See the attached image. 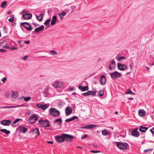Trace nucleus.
I'll use <instances>...</instances> for the list:
<instances>
[{"mask_svg": "<svg viewBox=\"0 0 154 154\" xmlns=\"http://www.w3.org/2000/svg\"><path fill=\"white\" fill-rule=\"evenodd\" d=\"M104 92V90L103 89H102L99 91L98 92V96L99 97H102L103 95Z\"/></svg>", "mask_w": 154, "mask_h": 154, "instance_id": "32", "label": "nucleus"}, {"mask_svg": "<svg viewBox=\"0 0 154 154\" xmlns=\"http://www.w3.org/2000/svg\"><path fill=\"white\" fill-rule=\"evenodd\" d=\"M11 123V120H4L1 122V124L5 126H8L10 125Z\"/></svg>", "mask_w": 154, "mask_h": 154, "instance_id": "11", "label": "nucleus"}, {"mask_svg": "<svg viewBox=\"0 0 154 154\" xmlns=\"http://www.w3.org/2000/svg\"><path fill=\"white\" fill-rule=\"evenodd\" d=\"M63 135L64 140H65L67 142L72 140L74 137V136L72 135L65 134H63Z\"/></svg>", "mask_w": 154, "mask_h": 154, "instance_id": "7", "label": "nucleus"}, {"mask_svg": "<svg viewBox=\"0 0 154 154\" xmlns=\"http://www.w3.org/2000/svg\"><path fill=\"white\" fill-rule=\"evenodd\" d=\"M44 28V26L43 25H42L41 26L35 29V32H39L43 30Z\"/></svg>", "mask_w": 154, "mask_h": 154, "instance_id": "29", "label": "nucleus"}, {"mask_svg": "<svg viewBox=\"0 0 154 154\" xmlns=\"http://www.w3.org/2000/svg\"><path fill=\"white\" fill-rule=\"evenodd\" d=\"M38 119L37 116L35 114H32L29 117L28 119V121H29L31 124H33L35 122L38 120Z\"/></svg>", "mask_w": 154, "mask_h": 154, "instance_id": "4", "label": "nucleus"}, {"mask_svg": "<svg viewBox=\"0 0 154 154\" xmlns=\"http://www.w3.org/2000/svg\"><path fill=\"white\" fill-rule=\"evenodd\" d=\"M49 53L50 54L53 55H56L57 54V52L54 51H50Z\"/></svg>", "mask_w": 154, "mask_h": 154, "instance_id": "40", "label": "nucleus"}, {"mask_svg": "<svg viewBox=\"0 0 154 154\" xmlns=\"http://www.w3.org/2000/svg\"><path fill=\"white\" fill-rule=\"evenodd\" d=\"M139 115L140 116H143L146 115V112L143 109H140L138 112Z\"/></svg>", "mask_w": 154, "mask_h": 154, "instance_id": "24", "label": "nucleus"}, {"mask_svg": "<svg viewBox=\"0 0 154 154\" xmlns=\"http://www.w3.org/2000/svg\"><path fill=\"white\" fill-rule=\"evenodd\" d=\"M126 58L123 56L122 57H118L117 58V60L118 61H119L121 60L122 59H125Z\"/></svg>", "mask_w": 154, "mask_h": 154, "instance_id": "41", "label": "nucleus"}, {"mask_svg": "<svg viewBox=\"0 0 154 154\" xmlns=\"http://www.w3.org/2000/svg\"><path fill=\"white\" fill-rule=\"evenodd\" d=\"M117 66L119 69L121 70H124L127 68V66L126 65L119 63H117Z\"/></svg>", "mask_w": 154, "mask_h": 154, "instance_id": "16", "label": "nucleus"}, {"mask_svg": "<svg viewBox=\"0 0 154 154\" xmlns=\"http://www.w3.org/2000/svg\"><path fill=\"white\" fill-rule=\"evenodd\" d=\"M146 69L148 70V71H149V68L148 67H146Z\"/></svg>", "mask_w": 154, "mask_h": 154, "instance_id": "61", "label": "nucleus"}, {"mask_svg": "<svg viewBox=\"0 0 154 154\" xmlns=\"http://www.w3.org/2000/svg\"><path fill=\"white\" fill-rule=\"evenodd\" d=\"M100 82L101 85H104L106 82V78L105 76L101 75L100 79Z\"/></svg>", "mask_w": 154, "mask_h": 154, "instance_id": "15", "label": "nucleus"}, {"mask_svg": "<svg viewBox=\"0 0 154 154\" xmlns=\"http://www.w3.org/2000/svg\"><path fill=\"white\" fill-rule=\"evenodd\" d=\"M53 142V141H47V143H50V144H52Z\"/></svg>", "mask_w": 154, "mask_h": 154, "instance_id": "55", "label": "nucleus"}, {"mask_svg": "<svg viewBox=\"0 0 154 154\" xmlns=\"http://www.w3.org/2000/svg\"><path fill=\"white\" fill-rule=\"evenodd\" d=\"M79 88L82 91H87L89 89L88 87L87 86H79Z\"/></svg>", "mask_w": 154, "mask_h": 154, "instance_id": "23", "label": "nucleus"}, {"mask_svg": "<svg viewBox=\"0 0 154 154\" xmlns=\"http://www.w3.org/2000/svg\"><path fill=\"white\" fill-rule=\"evenodd\" d=\"M39 122L42 126L44 127H48L50 126L48 121L46 120L40 119L39 120Z\"/></svg>", "mask_w": 154, "mask_h": 154, "instance_id": "8", "label": "nucleus"}, {"mask_svg": "<svg viewBox=\"0 0 154 154\" xmlns=\"http://www.w3.org/2000/svg\"><path fill=\"white\" fill-rule=\"evenodd\" d=\"M7 2L6 1H3L1 5V7L2 8H4L7 5Z\"/></svg>", "mask_w": 154, "mask_h": 154, "instance_id": "39", "label": "nucleus"}, {"mask_svg": "<svg viewBox=\"0 0 154 154\" xmlns=\"http://www.w3.org/2000/svg\"><path fill=\"white\" fill-rule=\"evenodd\" d=\"M129 67H130V68L131 69H132V68H133V66H132V65L131 64H130V65H129Z\"/></svg>", "mask_w": 154, "mask_h": 154, "instance_id": "58", "label": "nucleus"}, {"mask_svg": "<svg viewBox=\"0 0 154 154\" xmlns=\"http://www.w3.org/2000/svg\"><path fill=\"white\" fill-rule=\"evenodd\" d=\"M56 140L59 143H61L63 142L64 141L63 134L61 135L55 137Z\"/></svg>", "mask_w": 154, "mask_h": 154, "instance_id": "13", "label": "nucleus"}, {"mask_svg": "<svg viewBox=\"0 0 154 154\" xmlns=\"http://www.w3.org/2000/svg\"><path fill=\"white\" fill-rule=\"evenodd\" d=\"M95 94L96 92L95 91H89L86 92L83 94V95L85 96H87L90 95L94 96L95 95Z\"/></svg>", "mask_w": 154, "mask_h": 154, "instance_id": "17", "label": "nucleus"}, {"mask_svg": "<svg viewBox=\"0 0 154 154\" xmlns=\"http://www.w3.org/2000/svg\"><path fill=\"white\" fill-rule=\"evenodd\" d=\"M32 24L35 26H37L38 25L35 23H32Z\"/></svg>", "mask_w": 154, "mask_h": 154, "instance_id": "53", "label": "nucleus"}, {"mask_svg": "<svg viewBox=\"0 0 154 154\" xmlns=\"http://www.w3.org/2000/svg\"><path fill=\"white\" fill-rule=\"evenodd\" d=\"M115 62L114 60H112L111 63V64L109 66V69L110 70H112L114 69L115 67Z\"/></svg>", "mask_w": 154, "mask_h": 154, "instance_id": "21", "label": "nucleus"}, {"mask_svg": "<svg viewBox=\"0 0 154 154\" xmlns=\"http://www.w3.org/2000/svg\"><path fill=\"white\" fill-rule=\"evenodd\" d=\"M0 130L1 132L7 134H9L10 132L9 131L7 130L6 129H1Z\"/></svg>", "mask_w": 154, "mask_h": 154, "instance_id": "34", "label": "nucleus"}, {"mask_svg": "<svg viewBox=\"0 0 154 154\" xmlns=\"http://www.w3.org/2000/svg\"><path fill=\"white\" fill-rule=\"evenodd\" d=\"M32 132L33 134H35L37 136L40 135V133L38 128L34 129L32 130Z\"/></svg>", "mask_w": 154, "mask_h": 154, "instance_id": "22", "label": "nucleus"}, {"mask_svg": "<svg viewBox=\"0 0 154 154\" xmlns=\"http://www.w3.org/2000/svg\"><path fill=\"white\" fill-rule=\"evenodd\" d=\"M23 104L17 105L16 106H3L0 107V109H5L6 108H17V107H23Z\"/></svg>", "mask_w": 154, "mask_h": 154, "instance_id": "18", "label": "nucleus"}, {"mask_svg": "<svg viewBox=\"0 0 154 154\" xmlns=\"http://www.w3.org/2000/svg\"><path fill=\"white\" fill-rule=\"evenodd\" d=\"M150 131L152 133V134H154V127L152 129H150Z\"/></svg>", "mask_w": 154, "mask_h": 154, "instance_id": "47", "label": "nucleus"}, {"mask_svg": "<svg viewBox=\"0 0 154 154\" xmlns=\"http://www.w3.org/2000/svg\"><path fill=\"white\" fill-rule=\"evenodd\" d=\"M20 120H21V119H19V118L15 120H14V121L13 123L14 124H16L19 121H20Z\"/></svg>", "mask_w": 154, "mask_h": 154, "instance_id": "42", "label": "nucleus"}, {"mask_svg": "<svg viewBox=\"0 0 154 154\" xmlns=\"http://www.w3.org/2000/svg\"><path fill=\"white\" fill-rule=\"evenodd\" d=\"M118 112L117 111H116L115 112V114H118Z\"/></svg>", "mask_w": 154, "mask_h": 154, "instance_id": "64", "label": "nucleus"}, {"mask_svg": "<svg viewBox=\"0 0 154 154\" xmlns=\"http://www.w3.org/2000/svg\"><path fill=\"white\" fill-rule=\"evenodd\" d=\"M20 25L21 26L24 27L25 29L29 31H31L32 30L31 26L27 22L21 23Z\"/></svg>", "mask_w": 154, "mask_h": 154, "instance_id": "9", "label": "nucleus"}, {"mask_svg": "<svg viewBox=\"0 0 154 154\" xmlns=\"http://www.w3.org/2000/svg\"><path fill=\"white\" fill-rule=\"evenodd\" d=\"M62 122V121L61 118L57 119L55 120V123H57L59 125H61Z\"/></svg>", "mask_w": 154, "mask_h": 154, "instance_id": "33", "label": "nucleus"}, {"mask_svg": "<svg viewBox=\"0 0 154 154\" xmlns=\"http://www.w3.org/2000/svg\"><path fill=\"white\" fill-rule=\"evenodd\" d=\"M127 94H130L131 95H135V93L133 92L130 88L128 89V91L126 93Z\"/></svg>", "mask_w": 154, "mask_h": 154, "instance_id": "35", "label": "nucleus"}, {"mask_svg": "<svg viewBox=\"0 0 154 154\" xmlns=\"http://www.w3.org/2000/svg\"><path fill=\"white\" fill-rule=\"evenodd\" d=\"M76 147L77 148H81V149L82 148V147L80 146H77Z\"/></svg>", "mask_w": 154, "mask_h": 154, "instance_id": "62", "label": "nucleus"}, {"mask_svg": "<svg viewBox=\"0 0 154 154\" xmlns=\"http://www.w3.org/2000/svg\"><path fill=\"white\" fill-rule=\"evenodd\" d=\"M7 80V78L6 77L3 78L2 80L1 81H2L3 82H5Z\"/></svg>", "mask_w": 154, "mask_h": 154, "instance_id": "48", "label": "nucleus"}, {"mask_svg": "<svg viewBox=\"0 0 154 154\" xmlns=\"http://www.w3.org/2000/svg\"><path fill=\"white\" fill-rule=\"evenodd\" d=\"M18 129L20 131L23 133H25L27 131V129L26 128L22 126H19Z\"/></svg>", "mask_w": 154, "mask_h": 154, "instance_id": "20", "label": "nucleus"}, {"mask_svg": "<svg viewBox=\"0 0 154 154\" xmlns=\"http://www.w3.org/2000/svg\"><path fill=\"white\" fill-rule=\"evenodd\" d=\"M64 82L63 81L57 80L53 83H52V86L56 88H61L64 86Z\"/></svg>", "mask_w": 154, "mask_h": 154, "instance_id": "1", "label": "nucleus"}, {"mask_svg": "<svg viewBox=\"0 0 154 154\" xmlns=\"http://www.w3.org/2000/svg\"><path fill=\"white\" fill-rule=\"evenodd\" d=\"M90 152L93 153H96V151L95 150H91L90 151Z\"/></svg>", "mask_w": 154, "mask_h": 154, "instance_id": "56", "label": "nucleus"}, {"mask_svg": "<svg viewBox=\"0 0 154 154\" xmlns=\"http://www.w3.org/2000/svg\"><path fill=\"white\" fill-rule=\"evenodd\" d=\"M49 111L50 115L52 117H56L60 114V111L54 108H51Z\"/></svg>", "mask_w": 154, "mask_h": 154, "instance_id": "2", "label": "nucleus"}, {"mask_svg": "<svg viewBox=\"0 0 154 154\" xmlns=\"http://www.w3.org/2000/svg\"><path fill=\"white\" fill-rule=\"evenodd\" d=\"M18 93L17 92L12 91L11 96L14 99H16L18 97Z\"/></svg>", "mask_w": 154, "mask_h": 154, "instance_id": "25", "label": "nucleus"}, {"mask_svg": "<svg viewBox=\"0 0 154 154\" xmlns=\"http://www.w3.org/2000/svg\"><path fill=\"white\" fill-rule=\"evenodd\" d=\"M72 112V108L69 106L66 108L65 109V112L66 115L67 116L69 115Z\"/></svg>", "mask_w": 154, "mask_h": 154, "instance_id": "19", "label": "nucleus"}, {"mask_svg": "<svg viewBox=\"0 0 154 154\" xmlns=\"http://www.w3.org/2000/svg\"><path fill=\"white\" fill-rule=\"evenodd\" d=\"M7 51V50L4 49H0V51L2 52H6Z\"/></svg>", "mask_w": 154, "mask_h": 154, "instance_id": "49", "label": "nucleus"}, {"mask_svg": "<svg viewBox=\"0 0 154 154\" xmlns=\"http://www.w3.org/2000/svg\"><path fill=\"white\" fill-rule=\"evenodd\" d=\"M29 42H30L29 41H25L24 42V43L28 44L29 43Z\"/></svg>", "mask_w": 154, "mask_h": 154, "instance_id": "54", "label": "nucleus"}, {"mask_svg": "<svg viewBox=\"0 0 154 154\" xmlns=\"http://www.w3.org/2000/svg\"><path fill=\"white\" fill-rule=\"evenodd\" d=\"M5 40L6 37H4L0 40V45L6 49H8L9 48V47L7 43L6 42Z\"/></svg>", "mask_w": 154, "mask_h": 154, "instance_id": "6", "label": "nucleus"}, {"mask_svg": "<svg viewBox=\"0 0 154 154\" xmlns=\"http://www.w3.org/2000/svg\"><path fill=\"white\" fill-rule=\"evenodd\" d=\"M110 75L113 79L120 78L122 76L121 74L116 71L110 73Z\"/></svg>", "mask_w": 154, "mask_h": 154, "instance_id": "5", "label": "nucleus"}, {"mask_svg": "<svg viewBox=\"0 0 154 154\" xmlns=\"http://www.w3.org/2000/svg\"><path fill=\"white\" fill-rule=\"evenodd\" d=\"M57 20V17L56 15H54L52 17V19L51 21V24L53 25L56 23Z\"/></svg>", "mask_w": 154, "mask_h": 154, "instance_id": "26", "label": "nucleus"}, {"mask_svg": "<svg viewBox=\"0 0 154 154\" xmlns=\"http://www.w3.org/2000/svg\"><path fill=\"white\" fill-rule=\"evenodd\" d=\"M43 16L44 14L42 13L40 15L37 16L36 18L39 21H41L42 20Z\"/></svg>", "mask_w": 154, "mask_h": 154, "instance_id": "31", "label": "nucleus"}, {"mask_svg": "<svg viewBox=\"0 0 154 154\" xmlns=\"http://www.w3.org/2000/svg\"><path fill=\"white\" fill-rule=\"evenodd\" d=\"M152 150H153V149H148L145 150H144V152H146L147 151H152Z\"/></svg>", "mask_w": 154, "mask_h": 154, "instance_id": "52", "label": "nucleus"}, {"mask_svg": "<svg viewBox=\"0 0 154 154\" xmlns=\"http://www.w3.org/2000/svg\"><path fill=\"white\" fill-rule=\"evenodd\" d=\"M76 94V93L75 92H73V93H72V95H75V94Z\"/></svg>", "mask_w": 154, "mask_h": 154, "instance_id": "63", "label": "nucleus"}, {"mask_svg": "<svg viewBox=\"0 0 154 154\" xmlns=\"http://www.w3.org/2000/svg\"><path fill=\"white\" fill-rule=\"evenodd\" d=\"M72 119V120H73L75 119H78V117L76 116H74L71 117Z\"/></svg>", "mask_w": 154, "mask_h": 154, "instance_id": "50", "label": "nucleus"}, {"mask_svg": "<svg viewBox=\"0 0 154 154\" xmlns=\"http://www.w3.org/2000/svg\"><path fill=\"white\" fill-rule=\"evenodd\" d=\"M74 87H72L69 89L70 91H74Z\"/></svg>", "mask_w": 154, "mask_h": 154, "instance_id": "57", "label": "nucleus"}, {"mask_svg": "<svg viewBox=\"0 0 154 154\" xmlns=\"http://www.w3.org/2000/svg\"><path fill=\"white\" fill-rule=\"evenodd\" d=\"M22 98H24V100L26 102L29 101L31 99V97H22Z\"/></svg>", "mask_w": 154, "mask_h": 154, "instance_id": "38", "label": "nucleus"}, {"mask_svg": "<svg viewBox=\"0 0 154 154\" xmlns=\"http://www.w3.org/2000/svg\"><path fill=\"white\" fill-rule=\"evenodd\" d=\"M23 17L26 20H29L31 19L32 17V15L30 14L27 13L26 11L23 10Z\"/></svg>", "mask_w": 154, "mask_h": 154, "instance_id": "10", "label": "nucleus"}, {"mask_svg": "<svg viewBox=\"0 0 154 154\" xmlns=\"http://www.w3.org/2000/svg\"><path fill=\"white\" fill-rule=\"evenodd\" d=\"M116 144L117 146L119 149L123 150L126 149L128 146V143H126L117 142Z\"/></svg>", "mask_w": 154, "mask_h": 154, "instance_id": "3", "label": "nucleus"}, {"mask_svg": "<svg viewBox=\"0 0 154 154\" xmlns=\"http://www.w3.org/2000/svg\"><path fill=\"white\" fill-rule=\"evenodd\" d=\"M28 56L26 55L24 56L23 57L21 58V59L24 60H26V59L28 58Z\"/></svg>", "mask_w": 154, "mask_h": 154, "instance_id": "44", "label": "nucleus"}, {"mask_svg": "<svg viewBox=\"0 0 154 154\" xmlns=\"http://www.w3.org/2000/svg\"><path fill=\"white\" fill-rule=\"evenodd\" d=\"M11 11H8V14H11Z\"/></svg>", "mask_w": 154, "mask_h": 154, "instance_id": "59", "label": "nucleus"}, {"mask_svg": "<svg viewBox=\"0 0 154 154\" xmlns=\"http://www.w3.org/2000/svg\"><path fill=\"white\" fill-rule=\"evenodd\" d=\"M66 14V13L65 12L63 11L61 13H58V15L60 17V19L63 18L64 17Z\"/></svg>", "mask_w": 154, "mask_h": 154, "instance_id": "28", "label": "nucleus"}, {"mask_svg": "<svg viewBox=\"0 0 154 154\" xmlns=\"http://www.w3.org/2000/svg\"><path fill=\"white\" fill-rule=\"evenodd\" d=\"M51 20V19H48L44 23V24L46 26H48L49 25L50 22Z\"/></svg>", "mask_w": 154, "mask_h": 154, "instance_id": "37", "label": "nucleus"}, {"mask_svg": "<svg viewBox=\"0 0 154 154\" xmlns=\"http://www.w3.org/2000/svg\"><path fill=\"white\" fill-rule=\"evenodd\" d=\"M102 134L103 135L105 136L107 134H109V133L107 130L105 129L102 131Z\"/></svg>", "mask_w": 154, "mask_h": 154, "instance_id": "36", "label": "nucleus"}, {"mask_svg": "<svg viewBox=\"0 0 154 154\" xmlns=\"http://www.w3.org/2000/svg\"><path fill=\"white\" fill-rule=\"evenodd\" d=\"M8 21L11 23L13 22L14 21V17H13L12 18H9Z\"/></svg>", "mask_w": 154, "mask_h": 154, "instance_id": "43", "label": "nucleus"}, {"mask_svg": "<svg viewBox=\"0 0 154 154\" xmlns=\"http://www.w3.org/2000/svg\"><path fill=\"white\" fill-rule=\"evenodd\" d=\"M88 137L87 135L85 134L83 135L81 137V139H83L85 138H86Z\"/></svg>", "mask_w": 154, "mask_h": 154, "instance_id": "45", "label": "nucleus"}, {"mask_svg": "<svg viewBox=\"0 0 154 154\" xmlns=\"http://www.w3.org/2000/svg\"><path fill=\"white\" fill-rule=\"evenodd\" d=\"M37 106L38 108H41L43 110H45L48 107V105L46 104H42L40 103H38L37 104Z\"/></svg>", "mask_w": 154, "mask_h": 154, "instance_id": "14", "label": "nucleus"}, {"mask_svg": "<svg viewBox=\"0 0 154 154\" xmlns=\"http://www.w3.org/2000/svg\"><path fill=\"white\" fill-rule=\"evenodd\" d=\"M10 49L11 50H15L18 49V48L17 47H11L10 48Z\"/></svg>", "mask_w": 154, "mask_h": 154, "instance_id": "51", "label": "nucleus"}, {"mask_svg": "<svg viewBox=\"0 0 154 154\" xmlns=\"http://www.w3.org/2000/svg\"><path fill=\"white\" fill-rule=\"evenodd\" d=\"M137 130V128H135L131 132L132 135L136 137H138L140 135V133Z\"/></svg>", "mask_w": 154, "mask_h": 154, "instance_id": "12", "label": "nucleus"}, {"mask_svg": "<svg viewBox=\"0 0 154 154\" xmlns=\"http://www.w3.org/2000/svg\"><path fill=\"white\" fill-rule=\"evenodd\" d=\"M148 129V128H147L146 127H143V126H141L140 127V128L139 129V131H140L142 133H144Z\"/></svg>", "mask_w": 154, "mask_h": 154, "instance_id": "27", "label": "nucleus"}, {"mask_svg": "<svg viewBox=\"0 0 154 154\" xmlns=\"http://www.w3.org/2000/svg\"><path fill=\"white\" fill-rule=\"evenodd\" d=\"M96 125H89L84 126V127L83 128L84 129H91L92 128H94L95 127Z\"/></svg>", "mask_w": 154, "mask_h": 154, "instance_id": "30", "label": "nucleus"}, {"mask_svg": "<svg viewBox=\"0 0 154 154\" xmlns=\"http://www.w3.org/2000/svg\"><path fill=\"white\" fill-rule=\"evenodd\" d=\"M133 98L131 97H130L128 99V100H133Z\"/></svg>", "mask_w": 154, "mask_h": 154, "instance_id": "60", "label": "nucleus"}, {"mask_svg": "<svg viewBox=\"0 0 154 154\" xmlns=\"http://www.w3.org/2000/svg\"><path fill=\"white\" fill-rule=\"evenodd\" d=\"M72 121V120L71 117L70 118L68 119L65 120L66 122H69Z\"/></svg>", "mask_w": 154, "mask_h": 154, "instance_id": "46", "label": "nucleus"}]
</instances>
